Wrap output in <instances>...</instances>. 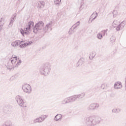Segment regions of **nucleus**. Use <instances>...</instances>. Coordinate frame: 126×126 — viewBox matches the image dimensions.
I'll list each match as a JSON object with an SVG mask.
<instances>
[{"label": "nucleus", "instance_id": "72a5a7b5", "mask_svg": "<svg viewBox=\"0 0 126 126\" xmlns=\"http://www.w3.org/2000/svg\"><path fill=\"white\" fill-rule=\"evenodd\" d=\"M112 113H115L116 114H118V111L117 110V108H114L112 110Z\"/></svg>", "mask_w": 126, "mask_h": 126}, {"label": "nucleus", "instance_id": "6e6552de", "mask_svg": "<svg viewBox=\"0 0 126 126\" xmlns=\"http://www.w3.org/2000/svg\"><path fill=\"white\" fill-rule=\"evenodd\" d=\"M99 107H100V105H99V103H93L89 105V106L87 108V110L89 112H90L91 111H95V110L98 109L99 108Z\"/></svg>", "mask_w": 126, "mask_h": 126}, {"label": "nucleus", "instance_id": "2eb2a0df", "mask_svg": "<svg viewBox=\"0 0 126 126\" xmlns=\"http://www.w3.org/2000/svg\"><path fill=\"white\" fill-rule=\"evenodd\" d=\"M97 16H98V13L97 12H94L90 17V19H92V18L91 22H92L93 20H95V19H96L97 18Z\"/></svg>", "mask_w": 126, "mask_h": 126}, {"label": "nucleus", "instance_id": "b1692460", "mask_svg": "<svg viewBox=\"0 0 126 126\" xmlns=\"http://www.w3.org/2000/svg\"><path fill=\"white\" fill-rule=\"evenodd\" d=\"M39 117L40 118V120H41V122H44V121H45V120H46V119H47V118H48V115H42Z\"/></svg>", "mask_w": 126, "mask_h": 126}, {"label": "nucleus", "instance_id": "bb28decb", "mask_svg": "<svg viewBox=\"0 0 126 126\" xmlns=\"http://www.w3.org/2000/svg\"><path fill=\"white\" fill-rule=\"evenodd\" d=\"M79 24H80V21L77 22L75 24L73 25V27L74 28L76 29L78 26H79Z\"/></svg>", "mask_w": 126, "mask_h": 126}, {"label": "nucleus", "instance_id": "7c9ffc66", "mask_svg": "<svg viewBox=\"0 0 126 126\" xmlns=\"http://www.w3.org/2000/svg\"><path fill=\"white\" fill-rule=\"evenodd\" d=\"M110 40L111 41V42H115V41H116V37H115V36H112Z\"/></svg>", "mask_w": 126, "mask_h": 126}, {"label": "nucleus", "instance_id": "a211bd4d", "mask_svg": "<svg viewBox=\"0 0 126 126\" xmlns=\"http://www.w3.org/2000/svg\"><path fill=\"white\" fill-rule=\"evenodd\" d=\"M84 63V58H81L78 61L76 64V66H79V65H82Z\"/></svg>", "mask_w": 126, "mask_h": 126}, {"label": "nucleus", "instance_id": "0eeeda50", "mask_svg": "<svg viewBox=\"0 0 126 126\" xmlns=\"http://www.w3.org/2000/svg\"><path fill=\"white\" fill-rule=\"evenodd\" d=\"M22 90L27 94H31L32 92V88L30 85L25 83L22 85Z\"/></svg>", "mask_w": 126, "mask_h": 126}, {"label": "nucleus", "instance_id": "f8f14e48", "mask_svg": "<svg viewBox=\"0 0 126 126\" xmlns=\"http://www.w3.org/2000/svg\"><path fill=\"white\" fill-rule=\"evenodd\" d=\"M33 26H34V22H33V21H30L28 23V25H26V31H30L31 30V28L33 27Z\"/></svg>", "mask_w": 126, "mask_h": 126}, {"label": "nucleus", "instance_id": "ddd939ff", "mask_svg": "<svg viewBox=\"0 0 126 126\" xmlns=\"http://www.w3.org/2000/svg\"><path fill=\"white\" fill-rule=\"evenodd\" d=\"M123 87L122 83L121 82H117L114 84V88L115 89H121Z\"/></svg>", "mask_w": 126, "mask_h": 126}, {"label": "nucleus", "instance_id": "c9c22d12", "mask_svg": "<svg viewBox=\"0 0 126 126\" xmlns=\"http://www.w3.org/2000/svg\"><path fill=\"white\" fill-rule=\"evenodd\" d=\"M117 114H118V113H120V112L122 111V109L120 108H117Z\"/></svg>", "mask_w": 126, "mask_h": 126}, {"label": "nucleus", "instance_id": "412c9836", "mask_svg": "<svg viewBox=\"0 0 126 126\" xmlns=\"http://www.w3.org/2000/svg\"><path fill=\"white\" fill-rule=\"evenodd\" d=\"M20 32L23 36H24L25 34L26 35H29V33H30L29 32H28V31H27V32H24V30H23V29H21L20 30Z\"/></svg>", "mask_w": 126, "mask_h": 126}, {"label": "nucleus", "instance_id": "f03ea898", "mask_svg": "<svg viewBox=\"0 0 126 126\" xmlns=\"http://www.w3.org/2000/svg\"><path fill=\"white\" fill-rule=\"evenodd\" d=\"M85 96V93H81L79 94H75L68 97L64 98L61 101L62 105H66L69 103H73L75 102L78 99H82Z\"/></svg>", "mask_w": 126, "mask_h": 126}, {"label": "nucleus", "instance_id": "f3484780", "mask_svg": "<svg viewBox=\"0 0 126 126\" xmlns=\"http://www.w3.org/2000/svg\"><path fill=\"white\" fill-rule=\"evenodd\" d=\"M45 6V2L43 1H39L38 2V7L39 8H44Z\"/></svg>", "mask_w": 126, "mask_h": 126}, {"label": "nucleus", "instance_id": "7ed1b4c3", "mask_svg": "<svg viewBox=\"0 0 126 126\" xmlns=\"http://www.w3.org/2000/svg\"><path fill=\"white\" fill-rule=\"evenodd\" d=\"M21 63H22L21 60L19 59V58L17 59V57L16 56L11 59L10 61L7 63V66H6L9 70H13L15 67H17L19 65H20Z\"/></svg>", "mask_w": 126, "mask_h": 126}, {"label": "nucleus", "instance_id": "9b49d317", "mask_svg": "<svg viewBox=\"0 0 126 126\" xmlns=\"http://www.w3.org/2000/svg\"><path fill=\"white\" fill-rule=\"evenodd\" d=\"M125 25H126V22L125 21L122 22L119 25V26H117V27L116 29V31H120V30H123Z\"/></svg>", "mask_w": 126, "mask_h": 126}, {"label": "nucleus", "instance_id": "20e7f679", "mask_svg": "<svg viewBox=\"0 0 126 126\" xmlns=\"http://www.w3.org/2000/svg\"><path fill=\"white\" fill-rule=\"evenodd\" d=\"M100 123H101V120L95 115L90 116L86 119L85 124L87 126H96Z\"/></svg>", "mask_w": 126, "mask_h": 126}, {"label": "nucleus", "instance_id": "f704fd0d", "mask_svg": "<svg viewBox=\"0 0 126 126\" xmlns=\"http://www.w3.org/2000/svg\"><path fill=\"white\" fill-rule=\"evenodd\" d=\"M113 15H117L118 14V12L116 10H114L112 12Z\"/></svg>", "mask_w": 126, "mask_h": 126}, {"label": "nucleus", "instance_id": "4468645a", "mask_svg": "<svg viewBox=\"0 0 126 126\" xmlns=\"http://www.w3.org/2000/svg\"><path fill=\"white\" fill-rule=\"evenodd\" d=\"M63 119V115L58 114L56 115L54 118V121L56 122H61Z\"/></svg>", "mask_w": 126, "mask_h": 126}, {"label": "nucleus", "instance_id": "6ab92c4d", "mask_svg": "<svg viewBox=\"0 0 126 126\" xmlns=\"http://www.w3.org/2000/svg\"><path fill=\"white\" fill-rule=\"evenodd\" d=\"M75 31H76V29L73 28V27H71V28L70 29L68 32V33L69 35H72V34H73V33H74Z\"/></svg>", "mask_w": 126, "mask_h": 126}, {"label": "nucleus", "instance_id": "393cba45", "mask_svg": "<svg viewBox=\"0 0 126 126\" xmlns=\"http://www.w3.org/2000/svg\"><path fill=\"white\" fill-rule=\"evenodd\" d=\"M33 123H34L35 124L37 123H43L42 120H41L40 117H39V118H36L35 119H34L33 120Z\"/></svg>", "mask_w": 126, "mask_h": 126}, {"label": "nucleus", "instance_id": "473e14b6", "mask_svg": "<svg viewBox=\"0 0 126 126\" xmlns=\"http://www.w3.org/2000/svg\"><path fill=\"white\" fill-rule=\"evenodd\" d=\"M84 8V5H83V4H82L80 6L79 9H80V10H82Z\"/></svg>", "mask_w": 126, "mask_h": 126}, {"label": "nucleus", "instance_id": "c85d7f7f", "mask_svg": "<svg viewBox=\"0 0 126 126\" xmlns=\"http://www.w3.org/2000/svg\"><path fill=\"white\" fill-rule=\"evenodd\" d=\"M107 32H108V30H103L101 31V34L103 35V36H105V35H107Z\"/></svg>", "mask_w": 126, "mask_h": 126}, {"label": "nucleus", "instance_id": "a878e982", "mask_svg": "<svg viewBox=\"0 0 126 126\" xmlns=\"http://www.w3.org/2000/svg\"><path fill=\"white\" fill-rule=\"evenodd\" d=\"M13 112V109H12V107L10 106V108L7 109V111L5 112L6 114H11Z\"/></svg>", "mask_w": 126, "mask_h": 126}, {"label": "nucleus", "instance_id": "cd10ccee", "mask_svg": "<svg viewBox=\"0 0 126 126\" xmlns=\"http://www.w3.org/2000/svg\"><path fill=\"white\" fill-rule=\"evenodd\" d=\"M3 24H4V19L2 18L0 19V25L3 27Z\"/></svg>", "mask_w": 126, "mask_h": 126}, {"label": "nucleus", "instance_id": "39448f33", "mask_svg": "<svg viewBox=\"0 0 126 126\" xmlns=\"http://www.w3.org/2000/svg\"><path fill=\"white\" fill-rule=\"evenodd\" d=\"M52 64L49 63H46L42 64L39 69V72L41 75H48L51 71Z\"/></svg>", "mask_w": 126, "mask_h": 126}, {"label": "nucleus", "instance_id": "423d86ee", "mask_svg": "<svg viewBox=\"0 0 126 126\" xmlns=\"http://www.w3.org/2000/svg\"><path fill=\"white\" fill-rule=\"evenodd\" d=\"M16 100L19 106H20V107H22V108H26V107H27V104L26 103V102L23 100V96L17 95L16 96Z\"/></svg>", "mask_w": 126, "mask_h": 126}, {"label": "nucleus", "instance_id": "e433bc0d", "mask_svg": "<svg viewBox=\"0 0 126 126\" xmlns=\"http://www.w3.org/2000/svg\"><path fill=\"white\" fill-rule=\"evenodd\" d=\"M2 30V26L0 25V31H1Z\"/></svg>", "mask_w": 126, "mask_h": 126}, {"label": "nucleus", "instance_id": "aec40b11", "mask_svg": "<svg viewBox=\"0 0 126 126\" xmlns=\"http://www.w3.org/2000/svg\"><path fill=\"white\" fill-rule=\"evenodd\" d=\"M119 25H119V22L117 20H115L113 21L112 23V26L114 27V28H116V27L117 28Z\"/></svg>", "mask_w": 126, "mask_h": 126}, {"label": "nucleus", "instance_id": "5701e85b", "mask_svg": "<svg viewBox=\"0 0 126 126\" xmlns=\"http://www.w3.org/2000/svg\"><path fill=\"white\" fill-rule=\"evenodd\" d=\"M18 77V73H17L15 75H13L11 78H10V81H12L13 80H14L15 79H16Z\"/></svg>", "mask_w": 126, "mask_h": 126}, {"label": "nucleus", "instance_id": "4be33fe9", "mask_svg": "<svg viewBox=\"0 0 126 126\" xmlns=\"http://www.w3.org/2000/svg\"><path fill=\"white\" fill-rule=\"evenodd\" d=\"M95 56H96V53L95 52H92L89 56V58L90 59V60H93L94 58H95Z\"/></svg>", "mask_w": 126, "mask_h": 126}, {"label": "nucleus", "instance_id": "dca6fc26", "mask_svg": "<svg viewBox=\"0 0 126 126\" xmlns=\"http://www.w3.org/2000/svg\"><path fill=\"white\" fill-rule=\"evenodd\" d=\"M32 44V41H29L28 42H26L20 45V48H25V47H27V46H29V45H31Z\"/></svg>", "mask_w": 126, "mask_h": 126}, {"label": "nucleus", "instance_id": "c756f323", "mask_svg": "<svg viewBox=\"0 0 126 126\" xmlns=\"http://www.w3.org/2000/svg\"><path fill=\"white\" fill-rule=\"evenodd\" d=\"M61 1H62V0H56L54 1V3L56 4V5H60V3H61Z\"/></svg>", "mask_w": 126, "mask_h": 126}, {"label": "nucleus", "instance_id": "9d476101", "mask_svg": "<svg viewBox=\"0 0 126 126\" xmlns=\"http://www.w3.org/2000/svg\"><path fill=\"white\" fill-rule=\"evenodd\" d=\"M16 19V14H14L12 16L11 18V20L8 25V27H9V28H11V27H12V25H13V22H14V20H15Z\"/></svg>", "mask_w": 126, "mask_h": 126}, {"label": "nucleus", "instance_id": "2f4dec72", "mask_svg": "<svg viewBox=\"0 0 126 126\" xmlns=\"http://www.w3.org/2000/svg\"><path fill=\"white\" fill-rule=\"evenodd\" d=\"M102 33H98L97 35V37L98 38V39H101L102 38Z\"/></svg>", "mask_w": 126, "mask_h": 126}, {"label": "nucleus", "instance_id": "f257e3e1", "mask_svg": "<svg viewBox=\"0 0 126 126\" xmlns=\"http://www.w3.org/2000/svg\"><path fill=\"white\" fill-rule=\"evenodd\" d=\"M52 31V22H50L46 24L44 28V22L43 21H39L36 23L33 29V33H37L38 32L43 31V32H47V31Z\"/></svg>", "mask_w": 126, "mask_h": 126}, {"label": "nucleus", "instance_id": "1a4fd4ad", "mask_svg": "<svg viewBox=\"0 0 126 126\" xmlns=\"http://www.w3.org/2000/svg\"><path fill=\"white\" fill-rule=\"evenodd\" d=\"M22 43H24V41H20V40H15V41L12 42L11 46L12 47H18V46H19L20 44H22Z\"/></svg>", "mask_w": 126, "mask_h": 126}]
</instances>
